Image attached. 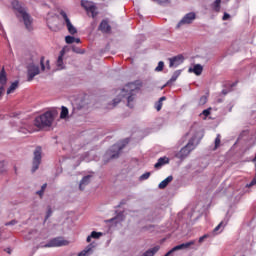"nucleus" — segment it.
Listing matches in <instances>:
<instances>
[{
    "label": "nucleus",
    "mask_w": 256,
    "mask_h": 256,
    "mask_svg": "<svg viewBox=\"0 0 256 256\" xmlns=\"http://www.w3.org/2000/svg\"><path fill=\"white\" fill-rule=\"evenodd\" d=\"M207 103V96H201L199 99V105H205Z\"/></svg>",
    "instance_id": "obj_33"
},
{
    "label": "nucleus",
    "mask_w": 256,
    "mask_h": 256,
    "mask_svg": "<svg viewBox=\"0 0 256 256\" xmlns=\"http://www.w3.org/2000/svg\"><path fill=\"white\" fill-rule=\"evenodd\" d=\"M221 227H225V224H223V222H220L219 225H217L214 228V233H217V231H219V229H221Z\"/></svg>",
    "instance_id": "obj_36"
},
{
    "label": "nucleus",
    "mask_w": 256,
    "mask_h": 256,
    "mask_svg": "<svg viewBox=\"0 0 256 256\" xmlns=\"http://www.w3.org/2000/svg\"><path fill=\"white\" fill-rule=\"evenodd\" d=\"M72 51H74V53H83V52H81V49L76 48V47H73Z\"/></svg>",
    "instance_id": "obj_42"
},
{
    "label": "nucleus",
    "mask_w": 256,
    "mask_h": 256,
    "mask_svg": "<svg viewBox=\"0 0 256 256\" xmlns=\"http://www.w3.org/2000/svg\"><path fill=\"white\" fill-rule=\"evenodd\" d=\"M60 15L66 23L68 33H70V35H75V33H77V28H75V26H73V24L71 23V20L69 19V16H67V13L62 10L60 12Z\"/></svg>",
    "instance_id": "obj_8"
},
{
    "label": "nucleus",
    "mask_w": 256,
    "mask_h": 256,
    "mask_svg": "<svg viewBox=\"0 0 256 256\" xmlns=\"http://www.w3.org/2000/svg\"><path fill=\"white\" fill-rule=\"evenodd\" d=\"M202 115H204V117H209L211 115V108L203 110Z\"/></svg>",
    "instance_id": "obj_35"
},
{
    "label": "nucleus",
    "mask_w": 256,
    "mask_h": 256,
    "mask_svg": "<svg viewBox=\"0 0 256 256\" xmlns=\"http://www.w3.org/2000/svg\"><path fill=\"white\" fill-rule=\"evenodd\" d=\"M151 177V172H146L139 177V181H147Z\"/></svg>",
    "instance_id": "obj_27"
},
{
    "label": "nucleus",
    "mask_w": 256,
    "mask_h": 256,
    "mask_svg": "<svg viewBox=\"0 0 256 256\" xmlns=\"http://www.w3.org/2000/svg\"><path fill=\"white\" fill-rule=\"evenodd\" d=\"M69 245V241L63 237H56L51 239L47 244L41 245V247H65Z\"/></svg>",
    "instance_id": "obj_5"
},
{
    "label": "nucleus",
    "mask_w": 256,
    "mask_h": 256,
    "mask_svg": "<svg viewBox=\"0 0 256 256\" xmlns=\"http://www.w3.org/2000/svg\"><path fill=\"white\" fill-rule=\"evenodd\" d=\"M65 42H66L68 45H71L72 43H75V37H73V36H66V37H65Z\"/></svg>",
    "instance_id": "obj_28"
},
{
    "label": "nucleus",
    "mask_w": 256,
    "mask_h": 256,
    "mask_svg": "<svg viewBox=\"0 0 256 256\" xmlns=\"http://www.w3.org/2000/svg\"><path fill=\"white\" fill-rule=\"evenodd\" d=\"M3 171V162H0V173Z\"/></svg>",
    "instance_id": "obj_48"
},
{
    "label": "nucleus",
    "mask_w": 256,
    "mask_h": 256,
    "mask_svg": "<svg viewBox=\"0 0 256 256\" xmlns=\"http://www.w3.org/2000/svg\"><path fill=\"white\" fill-rule=\"evenodd\" d=\"M93 2L87 1V0H82L81 1V6L85 9V11H88L92 6H94Z\"/></svg>",
    "instance_id": "obj_23"
},
{
    "label": "nucleus",
    "mask_w": 256,
    "mask_h": 256,
    "mask_svg": "<svg viewBox=\"0 0 256 256\" xmlns=\"http://www.w3.org/2000/svg\"><path fill=\"white\" fill-rule=\"evenodd\" d=\"M51 215H53V210H51V206H48L45 221H47V219H49V217H51Z\"/></svg>",
    "instance_id": "obj_32"
},
{
    "label": "nucleus",
    "mask_w": 256,
    "mask_h": 256,
    "mask_svg": "<svg viewBox=\"0 0 256 256\" xmlns=\"http://www.w3.org/2000/svg\"><path fill=\"white\" fill-rule=\"evenodd\" d=\"M115 219H117V218H112V219H110V220H109V223H113V221H115Z\"/></svg>",
    "instance_id": "obj_50"
},
{
    "label": "nucleus",
    "mask_w": 256,
    "mask_h": 256,
    "mask_svg": "<svg viewBox=\"0 0 256 256\" xmlns=\"http://www.w3.org/2000/svg\"><path fill=\"white\" fill-rule=\"evenodd\" d=\"M94 248H95V245H93L91 243L84 250H82L80 253H78V256H88L89 253H93Z\"/></svg>",
    "instance_id": "obj_17"
},
{
    "label": "nucleus",
    "mask_w": 256,
    "mask_h": 256,
    "mask_svg": "<svg viewBox=\"0 0 256 256\" xmlns=\"http://www.w3.org/2000/svg\"><path fill=\"white\" fill-rule=\"evenodd\" d=\"M119 103H121V98H115L113 100V107H117V105H119Z\"/></svg>",
    "instance_id": "obj_37"
},
{
    "label": "nucleus",
    "mask_w": 256,
    "mask_h": 256,
    "mask_svg": "<svg viewBox=\"0 0 256 256\" xmlns=\"http://www.w3.org/2000/svg\"><path fill=\"white\" fill-rule=\"evenodd\" d=\"M17 223H18L17 220H11L10 222H6L5 226L9 227L10 225H17Z\"/></svg>",
    "instance_id": "obj_38"
},
{
    "label": "nucleus",
    "mask_w": 256,
    "mask_h": 256,
    "mask_svg": "<svg viewBox=\"0 0 256 256\" xmlns=\"http://www.w3.org/2000/svg\"><path fill=\"white\" fill-rule=\"evenodd\" d=\"M43 193H45L43 190H39L36 192V194L39 195V197H43Z\"/></svg>",
    "instance_id": "obj_43"
},
{
    "label": "nucleus",
    "mask_w": 256,
    "mask_h": 256,
    "mask_svg": "<svg viewBox=\"0 0 256 256\" xmlns=\"http://www.w3.org/2000/svg\"><path fill=\"white\" fill-rule=\"evenodd\" d=\"M222 93H223L224 95H227V92H225V90H223Z\"/></svg>",
    "instance_id": "obj_51"
},
{
    "label": "nucleus",
    "mask_w": 256,
    "mask_h": 256,
    "mask_svg": "<svg viewBox=\"0 0 256 256\" xmlns=\"http://www.w3.org/2000/svg\"><path fill=\"white\" fill-rule=\"evenodd\" d=\"M121 149H123V147L115 144L114 146H112V149L106 152V157H110V159H118L119 153H121Z\"/></svg>",
    "instance_id": "obj_9"
},
{
    "label": "nucleus",
    "mask_w": 256,
    "mask_h": 256,
    "mask_svg": "<svg viewBox=\"0 0 256 256\" xmlns=\"http://www.w3.org/2000/svg\"><path fill=\"white\" fill-rule=\"evenodd\" d=\"M87 13H91V17L93 18V19H95V17L97 16V15H99V12H97V6H92L88 11H87Z\"/></svg>",
    "instance_id": "obj_25"
},
{
    "label": "nucleus",
    "mask_w": 256,
    "mask_h": 256,
    "mask_svg": "<svg viewBox=\"0 0 256 256\" xmlns=\"http://www.w3.org/2000/svg\"><path fill=\"white\" fill-rule=\"evenodd\" d=\"M167 100V97L165 96H162L159 101L156 102L155 104V109L157 111H161V109L163 108V101H166Z\"/></svg>",
    "instance_id": "obj_20"
},
{
    "label": "nucleus",
    "mask_w": 256,
    "mask_h": 256,
    "mask_svg": "<svg viewBox=\"0 0 256 256\" xmlns=\"http://www.w3.org/2000/svg\"><path fill=\"white\" fill-rule=\"evenodd\" d=\"M41 71L39 70V66H36L35 64H31L28 66V81H32L39 75Z\"/></svg>",
    "instance_id": "obj_10"
},
{
    "label": "nucleus",
    "mask_w": 256,
    "mask_h": 256,
    "mask_svg": "<svg viewBox=\"0 0 256 256\" xmlns=\"http://www.w3.org/2000/svg\"><path fill=\"white\" fill-rule=\"evenodd\" d=\"M12 7L16 11H18V13H20L27 31H33V18H31V15H29L25 11V8L21 7V4L19 3V1L14 0L12 2Z\"/></svg>",
    "instance_id": "obj_2"
},
{
    "label": "nucleus",
    "mask_w": 256,
    "mask_h": 256,
    "mask_svg": "<svg viewBox=\"0 0 256 256\" xmlns=\"http://www.w3.org/2000/svg\"><path fill=\"white\" fill-rule=\"evenodd\" d=\"M41 153L42 149L41 146H37L34 151V158L32 163V173H35L37 169H39V165H41Z\"/></svg>",
    "instance_id": "obj_7"
},
{
    "label": "nucleus",
    "mask_w": 256,
    "mask_h": 256,
    "mask_svg": "<svg viewBox=\"0 0 256 256\" xmlns=\"http://www.w3.org/2000/svg\"><path fill=\"white\" fill-rule=\"evenodd\" d=\"M19 87V81H14L7 90V95H11Z\"/></svg>",
    "instance_id": "obj_22"
},
{
    "label": "nucleus",
    "mask_w": 256,
    "mask_h": 256,
    "mask_svg": "<svg viewBox=\"0 0 256 256\" xmlns=\"http://www.w3.org/2000/svg\"><path fill=\"white\" fill-rule=\"evenodd\" d=\"M229 17H231V15H229L228 13H224L223 15V21H227V19H229Z\"/></svg>",
    "instance_id": "obj_41"
},
{
    "label": "nucleus",
    "mask_w": 256,
    "mask_h": 256,
    "mask_svg": "<svg viewBox=\"0 0 256 256\" xmlns=\"http://www.w3.org/2000/svg\"><path fill=\"white\" fill-rule=\"evenodd\" d=\"M74 43H81V39L75 38Z\"/></svg>",
    "instance_id": "obj_47"
},
{
    "label": "nucleus",
    "mask_w": 256,
    "mask_h": 256,
    "mask_svg": "<svg viewBox=\"0 0 256 256\" xmlns=\"http://www.w3.org/2000/svg\"><path fill=\"white\" fill-rule=\"evenodd\" d=\"M101 235H103V233L101 232H96V231H92L90 236L92 237V239H99V237H101Z\"/></svg>",
    "instance_id": "obj_29"
},
{
    "label": "nucleus",
    "mask_w": 256,
    "mask_h": 256,
    "mask_svg": "<svg viewBox=\"0 0 256 256\" xmlns=\"http://www.w3.org/2000/svg\"><path fill=\"white\" fill-rule=\"evenodd\" d=\"M45 189H47V184H43L41 187V190L45 192Z\"/></svg>",
    "instance_id": "obj_46"
},
{
    "label": "nucleus",
    "mask_w": 256,
    "mask_h": 256,
    "mask_svg": "<svg viewBox=\"0 0 256 256\" xmlns=\"http://www.w3.org/2000/svg\"><path fill=\"white\" fill-rule=\"evenodd\" d=\"M170 64L169 67H179V65L183 64L185 61V57L183 55H177L172 58H169Z\"/></svg>",
    "instance_id": "obj_11"
},
{
    "label": "nucleus",
    "mask_w": 256,
    "mask_h": 256,
    "mask_svg": "<svg viewBox=\"0 0 256 256\" xmlns=\"http://www.w3.org/2000/svg\"><path fill=\"white\" fill-rule=\"evenodd\" d=\"M69 115V109L67 107L62 106L61 113H60V119H67V116Z\"/></svg>",
    "instance_id": "obj_24"
},
{
    "label": "nucleus",
    "mask_w": 256,
    "mask_h": 256,
    "mask_svg": "<svg viewBox=\"0 0 256 256\" xmlns=\"http://www.w3.org/2000/svg\"><path fill=\"white\" fill-rule=\"evenodd\" d=\"M163 67H165V63L163 61H160L158 63V66L155 68V71H157V72L163 71Z\"/></svg>",
    "instance_id": "obj_30"
},
{
    "label": "nucleus",
    "mask_w": 256,
    "mask_h": 256,
    "mask_svg": "<svg viewBox=\"0 0 256 256\" xmlns=\"http://www.w3.org/2000/svg\"><path fill=\"white\" fill-rule=\"evenodd\" d=\"M40 65H41L42 71H45V68H46V66H45V57H43V56L40 59Z\"/></svg>",
    "instance_id": "obj_34"
},
{
    "label": "nucleus",
    "mask_w": 256,
    "mask_h": 256,
    "mask_svg": "<svg viewBox=\"0 0 256 256\" xmlns=\"http://www.w3.org/2000/svg\"><path fill=\"white\" fill-rule=\"evenodd\" d=\"M169 164V159L164 156L158 159L157 163L154 165L155 169H161L163 165Z\"/></svg>",
    "instance_id": "obj_15"
},
{
    "label": "nucleus",
    "mask_w": 256,
    "mask_h": 256,
    "mask_svg": "<svg viewBox=\"0 0 256 256\" xmlns=\"http://www.w3.org/2000/svg\"><path fill=\"white\" fill-rule=\"evenodd\" d=\"M219 145H221V135L220 134H218L215 139V149H217V147H219Z\"/></svg>",
    "instance_id": "obj_31"
},
{
    "label": "nucleus",
    "mask_w": 256,
    "mask_h": 256,
    "mask_svg": "<svg viewBox=\"0 0 256 256\" xmlns=\"http://www.w3.org/2000/svg\"><path fill=\"white\" fill-rule=\"evenodd\" d=\"M157 3L160 5H165V3H169V0H157Z\"/></svg>",
    "instance_id": "obj_40"
},
{
    "label": "nucleus",
    "mask_w": 256,
    "mask_h": 256,
    "mask_svg": "<svg viewBox=\"0 0 256 256\" xmlns=\"http://www.w3.org/2000/svg\"><path fill=\"white\" fill-rule=\"evenodd\" d=\"M213 9H214V11H216V13H219V11H221V0L214 1Z\"/></svg>",
    "instance_id": "obj_26"
},
{
    "label": "nucleus",
    "mask_w": 256,
    "mask_h": 256,
    "mask_svg": "<svg viewBox=\"0 0 256 256\" xmlns=\"http://www.w3.org/2000/svg\"><path fill=\"white\" fill-rule=\"evenodd\" d=\"M57 115L56 111H47L44 114L38 116L34 120V124H25L20 127V133H35L37 129H45V127H51L53 125V121H55V116ZM37 127V128H36Z\"/></svg>",
    "instance_id": "obj_1"
},
{
    "label": "nucleus",
    "mask_w": 256,
    "mask_h": 256,
    "mask_svg": "<svg viewBox=\"0 0 256 256\" xmlns=\"http://www.w3.org/2000/svg\"><path fill=\"white\" fill-rule=\"evenodd\" d=\"M98 29L102 33H111V25H109V21L107 20H102Z\"/></svg>",
    "instance_id": "obj_12"
},
{
    "label": "nucleus",
    "mask_w": 256,
    "mask_h": 256,
    "mask_svg": "<svg viewBox=\"0 0 256 256\" xmlns=\"http://www.w3.org/2000/svg\"><path fill=\"white\" fill-rule=\"evenodd\" d=\"M137 91V86L134 83H129L122 89V97H127V105L130 109H133V102L135 101Z\"/></svg>",
    "instance_id": "obj_3"
},
{
    "label": "nucleus",
    "mask_w": 256,
    "mask_h": 256,
    "mask_svg": "<svg viewBox=\"0 0 256 256\" xmlns=\"http://www.w3.org/2000/svg\"><path fill=\"white\" fill-rule=\"evenodd\" d=\"M173 181V176H168L166 179H164L160 184L158 185L159 189H165L169 183Z\"/></svg>",
    "instance_id": "obj_19"
},
{
    "label": "nucleus",
    "mask_w": 256,
    "mask_h": 256,
    "mask_svg": "<svg viewBox=\"0 0 256 256\" xmlns=\"http://www.w3.org/2000/svg\"><path fill=\"white\" fill-rule=\"evenodd\" d=\"M193 149H195V138H191L187 145L176 154L177 159H186V157H189V154Z\"/></svg>",
    "instance_id": "obj_4"
},
{
    "label": "nucleus",
    "mask_w": 256,
    "mask_h": 256,
    "mask_svg": "<svg viewBox=\"0 0 256 256\" xmlns=\"http://www.w3.org/2000/svg\"><path fill=\"white\" fill-rule=\"evenodd\" d=\"M91 177H93V175H87L82 178L79 185L80 191H83V189H85V186L91 183Z\"/></svg>",
    "instance_id": "obj_13"
},
{
    "label": "nucleus",
    "mask_w": 256,
    "mask_h": 256,
    "mask_svg": "<svg viewBox=\"0 0 256 256\" xmlns=\"http://www.w3.org/2000/svg\"><path fill=\"white\" fill-rule=\"evenodd\" d=\"M63 55H65V52L62 50L56 61V66L58 67L59 70L65 69V66L63 65Z\"/></svg>",
    "instance_id": "obj_18"
},
{
    "label": "nucleus",
    "mask_w": 256,
    "mask_h": 256,
    "mask_svg": "<svg viewBox=\"0 0 256 256\" xmlns=\"http://www.w3.org/2000/svg\"><path fill=\"white\" fill-rule=\"evenodd\" d=\"M207 237H209V235L205 234L202 237L199 238V243H203V241H205V239H207Z\"/></svg>",
    "instance_id": "obj_39"
},
{
    "label": "nucleus",
    "mask_w": 256,
    "mask_h": 256,
    "mask_svg": "<svg viewBox=\"0 0 256 256\" xmlns=\"http://www.w3.org/2000/svg\"><path fill=\"white\" fill-rule=\"evenodd\" d=\"M195 19H197V14L195 12H189L178 22L176 28L179 29L183 25H191Z\"/></svg>",
    "instance_id": "obj_6"
},
{
    "label": "nucleus",
    "mask_w": 256,
    "mask_h": 256,
    "mask_svg": "<svg viewBox=\"0 0 256 256\" xmlns=\"http://www.w3.org/2000/svg\"><path fill=\"white\" fill-rule=\"evenodd\" d=\"M179 75H181V70H176L172 77L170 78V80L167 82V85H169V83H175V81H177V79L179 78Z\"/></svg>",
    "instance_id": "obj_21"
},
{
    "label": "nucleus",
    "mask_w": 256,
    "mask_h": 256,
    "mask_svg": "<svg viewBox=\"0 0 256 256\" xmlns=\"http://www.w3.org/2000/svg\"><path fill=\"white\" fill-rule=\"evenodd\" d=\"M189 72L199 76L203 73V66L201 64H196L193 68H189Z\"/></svg>",
    "instance_id": "obj_16"
},
{
    "label": "nucleus",
    "mask_w": 256,
    "mask_h": 256,
    "mask_svg": "<svg viewBox=\"0 0 256 256\" xmlns=\"http://www.w3.org/2000/svg\"><path fill=\"white\" fill-rule=\"evenodd\" d=\"M5 85H7V73L5 72V68H2L0 71V87L5 89Z\"/></svg>",
    "instance_id": "obj_14"
},
{
    "label": "nucleus",
    "mask_w": 256,
    "mask_h": 256,
    "mask_svg": "<svg viewBox=\"0 0 256 256\" xmlns=\"http://www.w3.org/2000/svg\"><path fill=\"white\" fill-rule=\"evenodd\" d=\"M3 93H5V88H3V86H0V97L1 95H3Z\"/></svg>",
    "instance_id": "obj_44"
},
{
    "label": "nucleus",
    "mask_w": 256,
    "mask_h": 256,
    "mask_svg": "<svg viewBox=\"0 0 256 256\" xmlns=\"http://www.w3.org/2000/svg\"><path fill=\"white\" fill-rule=\"evenodd\" d=\"M8 253H11V250H8Z\"/></svg>",
    "instance_id": "obj_52"
},
{
    "label": "nucleus",
    "mask_w": 256,
    "mask_h": 256,
    "mask_svg": "<svg viewBox=\"0 0 256 256\" xmlns=\"http://www.w3.org/2000/svg\"><path fill=\"white\" fill-rule=\"evenodd\" d=\"M46 67H47V69H50V67H49V60L46 61Z\"/></svg>",
    "instance_id": "obj_49"
},
{
    "label": "nucleus",
    "mask_w": 256,
    "mask_h": 256,
    "mask_svg": "<svg viewBox=\"0 0 256 256\" xmlns=\"http://www.w3.org/2000/svg\"><path fill=\"white\" fill-rule=\"evenodd\" d=\"M91 239H93L92 236H91V235L88 236V237L86 238L87 243H91Z\"/></svg>",
    "instance_id": "obj_45"
}]
</instances>
